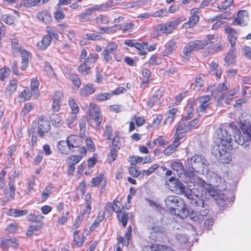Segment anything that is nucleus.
<instances>
[{"label":"nucleus","instance_id":"0e129e2a","mask_svg":"<svg viewBox=\"0 0 251 251\" xmlns=\"http://www.w3.org/2000/svg\"><path fill=\"white\" fill-rule=\"evenodd\" d=\"M158 167L159 165L157 164H154L152 166H151L148 170H143L141 172V174L142 175H146L147 176H149L151 174H152Z\"/></svg>","mask_w":251,"mask_h":251},{"label":"nucleus","instance_id":"69168bd1","mask_svg":"<svg viewBox=\"0 0 251 251\" xmlns=\"http://www.w3.org/2000/svg\"><path fill=\"white\" fill-rule=\"evenodd\" d=\"M100 33H106L108 34L113 33L116 32L117 29L115 26H109L101 27L100 28Z\"/></svg>","mask_w":251,"mask_h":251},{"label":"nucleus","instance_id":"5701e85b","mask_svg":"<svg viewBox=\"0 0 251 251\" xmlns=\"http://www.w3.org/2000/svg\"><path fill=\"white\" fill-rule=\"evenodd\" d=\"M57 149L62 154H68L71 151V147L66 141H60L57 144Z\"/></svg>","mask_w":251,"mask_h":251},{"label":"nucleus","instance_id":"0eeeda50","mask_svg":"<svg viewBox=\"0 0 251 251\" xmlns=\"http://www.w3.org/2000/svg\"><path fill=\"white\" fill-rule=\"evenodd\" d=\"M218 139L220 140L222 145L226 149L232 150L235 148L234 147L233 142L230 137V135L228 134L227 131L226 129H220L218 131Z\"/></svg>","mask_w":251,"mask_h":251},{"label":"nucleus","instance_id":"423d86ee","mask_svg":"<svg viewBox=\"0 0 251 251\" xmlns=\"http://www.w3.org/2000/svg\"><path fill=\"white\" fill-rule=\"evenodd\" d=\"M224 148L222 145L214 146L211 151L212 154L222 163L228 164L231 161V158L229 153L225 150Z\"/></svg>","mask_w":251,"mask_h":251},{"label":"nucleus","instance_id":"4c0bfd02","mask_svg":"<svg viewBox=\"0 0 251 251\" xmlns=\"http://www.w3.org/2000/svg\"><path fill=\"white\" fill-rule=\"evenodd\" d=\"M39 85V81L35 78L31 79L30 87L32 95L38 96L39 95L38 87Z\"/></svg>","mask_w":251,"mask_h":251},{"label":"nucleus","instance_id":"bb28decb","mask_svg":"<svg viewBox=\"0 0 251 251\" xmlns=\"http://www.w3.org/2000/svg\"><path fill=\"white\" fill-rule=\"evenodd\" d=\"M84 242V235L79 230H76L74 233V243L78 247H80Z\"/></svg>","mask_w":251,"mask_h":251},{"label":"nucleus","instance_id":"cd10ccee","mask_svg":"<svg viewBox=\"0 0 251 251\" xmlns=\"http://www.w3.org/2000/svg\"><path fill=\"white\" fill-rule=\"evenodd\" d=\"M179 144L180 141L177 139H175L173 144L169 146L165 150H164V154L166 156L171 155L174 152L176 148L179 146Z\"/></svg>","mask_w":251,"mask_h":251},{"label":"nucleus","instance_id":"6ab92c4d","mask_svg":"<svg viewBox=\"0 0 251 251\" xmlns=\"http://www.w3.org/2000/svg\"><path fill=\"white\" fill-rule=\"evenodd\" d=\"M95 90L94 84L88 83L80 89L79 93L81 97H86L94 93Z\"/></svg>","mask_w":251,"mask_h":251},{"label":"nucleus","instance_id":"4468645a","mask_svg":"<svg viewBox=\"0 0 251 251\" xmlns=\"http://www.w3.org/2000/svg\"><path fill=\"white\" fill-rule=\"evenodd\" d=\"M50 0H22L20 2V6L25 8L39 6L48 2Z\"/></svg>","mask_w":251,"mask_h":251},{"label":"nucleus","instance_id":"2f4dec72","mask_svg":"<svg viewBox=\"0 0 251 251\" xmlns=\"http://www.w3.org/2000/svg\"><path fill=\"white\" fill-rule=\"evenodd\" d=\"M56 11L54 13V18L57 21H60L64 19L65 18V13L64 12V10L65 9L62 7L59 4H58L56 6Z\"/></svg>","mask_w":251,"mask_h":251},{"label":"nucleus","instance_id":"603ef678","mask_svg":"<svg viewBox=\"0 0 251 251\" xmlns=\"http://www.w3.org/2000/svg\"><path fill=\"white\" fill-rule=\"evenodd\" d=\"M69 104L73 114H76L79 112L78 106L74 98H70L69 99Z\"/></svg>","mask_w":251,"mask_h":251},{"label":"nucleus","instance_id":"b1692460","mask_svg":"<svg viewBox=\"0 0 251 251\" xmlns=\"http://www.w3.org/2000/svg\"><path fill=\"white\" fill-rule=\"evenodd\" d=\"M50 43L51 38L50 36L46 35L43 37L40 41L38 42L37 46L39 50H44L47 49Z\"/></svg>","mask_w":251,"mask_h":251},{"label":"nucleus","instance_id":"58836bf2","mask_svg":"<svg viewBox=\"0 0 251 251\" xmlns=\"http://www.w3.org/2000/svg\"><path fill=\"white\" fill-rule=\"evenodd\" d=\"M69 78L72 81L74 85L78 88L81 85V81L77 75L69 72L67 74Z\"/></svg>","mask_w":251,"mask_h":251},{"label":"nucleus","instance_id":"de8ad7c7","mask_svg":"<svg viewBox=\"0 0 251 251\" xmlns=\"http://www.w3.org/2000/svg\"><path fill=\"white\" fill-rule=\"evenodd\" d=\"M137 168L138 167L134 163H132L130 164V166L128 169V172L133 177H137L141 174V172H140Z\"/></svg>","mask_w":251,"mask_h":251},{"label":"nucleus","instance_id":"7ed1b4c3","mask_svg":"<svg viewBox=\"0 0 251 251\" xmlns=\"http://www.w3.org/2000/svg\"><path fill=\"white\" fill-rule=\"evenodd\" d=\"M164 201L168 208L174 211L177 210L179 214L181 211L183 213H185L187 211L184 201L178 196L175 195L168 196Z\"/></svg>","mask_w":251,"mask_h":251},{"label":"nucleus","instance_id":"412c9836","mask_svg":"<svg viewBox=\"0 0 251 251\" xmlns=\"http://www.w3.org/2000/svg\"><path fill=\"white\" fill-rule=\"evenodd\" d=\"M117 217L119 221L122 223L123 226L126 227L128 219V213H126V209L124 206L121 208L120 212L117 215Z\"/></svg>","mask_w":251,"mask_h":251},{"label":"nucleus","instance_id":"680f3d73","mask_svg":"<svg viewBox=\"0 0 251 251\" xmlns=\"http://www.w3.org/2000/svg\"><path fill=\"white\" fill-rule=\"evenodd\" d=\"M33 109V106L30 103H26L23 108L21 114L23 116H25Z\"/></svg>","mask_w":251,"mask_h":251},{"label":"nucleus","instance_id":"3c124183","mask_svg":"<svg viewBox=\"0 0 251 251\" xmlns=\"http://www.w3.org/2000/svg\"><path fill=\"white\" fill-rule=\"evenodd\" d=\"M91 211V206L89 204H85L84 208H83L80 212L79 216H81L82 217L87 218Z\"/></svg>","mask_w":251,"mask_h":251},{"label":"nucleus","instance_id":"a19ab883","mask_svg":"<svg viewBox=\"0 0 251 251\" xmlns=\"http://www.w3.org/2000/svg\"><path fill=\"white\" fill-rule=\"evenodd\" d=\"M82 156L81 155H73L67 157L66 161L68 164L75 166V165L77 164L79 161L82 159Z\"/></svg>","mask_w":251,"mask_h":251},{"label":"nucleus","instance_id":"f257e3e1","mask_svg":"<svg viewBox=\"0 0 251 251\" xmlns=\"http://www.w3.org/2000/svg\"><path fill=\"white\" fill-rule=\"evenodd\" d=\"M193 195L189 196L190 202L195 208L192 212V218L194 221L201 220L204 216H206L209 212L208 206L204 203V201L200 198L201 194L198 189L192 190Z\"/></svg>","mask_w":251,"mask_h":251},{"label":"nucleus","instance_id":"49530a36","mask_svg":"<svg viewBox=\"0 0 251 251\" xmlns=\"http://www.w3.org/2000/svg\"><path fill=\"white\" fill-rule=\"evenodd\" d=\"M110 18L106 15H100L95 19L96 23L97 25L107 24L109 23Z\"/></svg>","mask_w":251,"mask_h":251},{"label":"nucleus","instance_id":"7c9ffc66","mask_svg":"<svg viewBox=\"0 0 251 251\" xmlns=\"http://www.w3.org/2000/svg\"><path fill=\"white\" fill-rule=\"evenodd\" d=\"M121 0H108L102 3L103 12L108 11L112 7L117 5Z\"/></svg>","mask_w":251,"mask_h":251},{"label":"nucleus","instance_id":"9b49d317","mask_svg":"<svg viewBox=\"0 0 251 251\" xmlns=\"http://www.w3.org/2000/svg\"><path fill=\"white\" fill-rule=\"evenodd\" d=\"M182 180L185 183L191 182L194 185L200 187H204L206 184L205 181L197 176L194 172L189 171L187 177Z\"/></svg>","mask_w":251,"mask_h":251},{"label":"nucleus","instance_id":"13d9d810","mask_svg":"<svg viewBox=\"0 0 251 251\" xmlns=\"http://www.w3.org/2000/svg\"><path fill=\"white\" fill-rule=\"evenodd\" d=\"M70 218L69 212L63 213L62 216L58 219L57 224L59 225H63Z\"/></svg>","mask_w":251,"mask_h":251},{"label":"nucleus","instance_id":"864d4df0","mask_svg":"<svg viewBox=\"0 0 251 251\" xmlns=\"http://www.w3.org/2000/svg\"><path fill=\"white\" fill-rule=\"evenodd\" d=\"M103 175L101 174H99L96 177L92 179L90 186L91 187L99 186L103 180Z\"/></svg>","mask_w":251,"mask_h":251},{"label":"nucleus","instance_id":"09e8293b","mask_svg":"<svg viewBox=\"0 0 251 251\" xmlns=\"http://www.w3.org/2000/svg\"><path fill=\"white\" fill-rule=\"evenodd\" d=\"M98 58V54L96 53H90L89 54L85 61L84 62L86 63V64L90 66L91 65L95 63Z\"/></svg>","mask_w":251,"mask_h":251},{"label":"nucleus","instance_id":"ddd939ff","mask_svg":"<svg viewBox=\"0 0 251 251\" xmlns=\"http://www.w3.org/2000/svg\"><path fill=\"white\" fill-rule=\"evenodd\" d=\"M202 156L195 154L188 160V165L189 168V171L195 172L197 169L200 168L201 166Z\"/></svg>","mask_w":251,"mask_h":251},{"label":"nucleus","instance_id":"37998d69","mask_svg":"<svg viewBox=\"0 0 251 251\" xmlns=\"http://www.w3.org/2000/svg\"><path fill=\"white\" fill-rule=\"evenodd\" d=\"M23 48L19 47L18 40L16 39H13L11 40V50L14 56L18 55L19 51Z\"/></svg>","mask_w":251,"mask_h":251},{"label":"nucleus","instance_id":"9d476101","mask_svg":"<svg viewBox=\"0 0 251 251\" xmlns=\"http://www.w3.org/2000/svg\"><path fill=\"white\" fill-rule=\"evenodd\" d=\"M50 128V122L44 117H40L38 120V133L40 137L43 138L45 133L49 132Z\"/></svg>","mask_w":251,"mask_h":251},{"label":"nucleus","instance_id":"4d7b16f0","mask_svg":"<svg viewBox=\"0 0 251 251\" xmlns=\"http://www.w3.org/2000/svg\"><path fill=\"white\" fill-rule=\"evenodd\" d=\"M233 24L234 25L245 26L248 25V22L244 18L237 17L233 20Z\"/></svg>","mask_w":251,"mask_h":251},{"label":"nucleus","instance_id":"8fccbe9b","mask_svg":"<svg viewBox=\"0 0 251 251\" xmlns=\"http://www.w3.org/2000/svg\"><path fill=\"white\" fill-rule=\"evenodd\" d=\"M16 18L9 14H5L1 16V20L7 24L12 25L14 24Z\"/></svg>","mask_w":251,"mask_h":251},{"label":"nucleus","instance_id":"ea45409f","mask_svg":"<svg viewBox=\"0 0 251 251\" xmlns=\"http://www.w3.org/2000/svg\"><path fill=\"white\" fill-rule=\"evenodd\" d=\"M118 47V46L116 42H110L106 45L104 50L111 53L112 54H114L116 53Z\"/></svg>","mask_w":251,"mask_h":251},{"label":"nucleus","instance_id":"6e6552de","mask_svg":"<svg viewBox=\"0 0 251 251\" xmlns=\"http://www.w3.org/2000/svg\"><path fill=\"white\" fill-rule=\"evenodd\" d=\"M180 21L177 19L165 24H161L157 25L155 31L158 34L162 33H170L180 24Z\"/></svg>","mask_w":251,"mask_h":251},{"label":"nucleus","instance_id":"79ce46f5","mask_svg":"<svg viewBox=\"0 0 251 251\" xmlns=\"http://www.w3.org/2000/svg\"><path fill=\"white\" fill-rule=\"evenodd\" d=\"M112 96V93H99L95 95V98L98 101H102L110 99Z\"/></svg>","mask_w":251,"mask_h":251},{"label":"nucleus","instance_id":"f03ea898","mask_svg":"<svg viewBox=\"0 0 251 251\" xmlns=\"http://www.w3.org/2000/svg\"><path fill=\"white\" fill-rule=\"evenodd\" d=\"M240 128L243 132L241 135L239 131L234 136V142L246 148L251 146V125L243 124Z\"/></svg>","mask_w":251,"mask_h":251},{"label":"nucleus","instance_id":"052dcab7","mask_svg":"<svg viewBox=\"0 0 251 251\" xmlns=\"http://www.w3.org/2000/svg\"><path fill=\"white\" fill-rule=\"evenodd\" d=\"M103 219H104V216L103 215H99L95 219L93 224L91 225V226L90 227L91 230H94L95 228H96L97 227H98L100 225V223Z\"/></svg>","mask_w":251,"mask_h":251},{"label":"nucleus","instance_id":"393cba45","mask_svg":"<svg viewBox=\"0 0 251 251\" xmlns=\"http://www.w3.org/2000/svg\"><path fill=\"white\" fill-rule=\"evenodd\" d=\"M164 91L162 89H158L156 91L151 98L148 101V105L151 107L157 101L163 96Z\"/></svg>","mask_w":251,"mask_h":251},{"label":"nucleus","instance_id":"1a4fd4ad","mask_svg":"<svg viewBox=\"0 0 251 251\" xmlns=\"http://www.w3.org/2000/svg\"><path fill=\"white\" fill-rule=\"evenodd\" d=\"M171 186V190L177 194H183L189 200V196L188 195H193L192 190L197 189L195 188L192 189L187 188L180 181L177 180L172 184Z\"/></svg>","mask_w":251,"mask_h":251},{"label":"nucleus","instance_id":"338daca9","mask_svg":"<svg viewBox=\"0 0 251 251\" xmlns=\"http://www.w3.org/2000/svg\"><path fill=\"white\" fill-rule=\"evenodd\" d=\"M111 53L103 50L102 52L103 60L104 62L107 63L110 62L112 60Z\"/></svg>","mask_w":251,"mask_h":251},{"label":"nucleus","instance_id":"774afa93","mask_svg":"<svg viewBox=\"0 0 251 251\" xmlns=\"http://www.w3.org/2000/svg\"><path fill=\"white\" fill-rule=\"evenodd\" d=\"M76 120V116L74 114L70 115L67 120V124L68 125L69 127L73 128L74 126V122Z\"/></svg>","mask_w":251,"mask_h":251},{"label":"nucleus","instance_id":"e433bc0d","mask_svg":"<svg viewBox=\"0 0 251 251\" xmlns=\"http://www.w3.org/2000/svg\"><path fill=\"white\" fill-rule=\"evenodd\" d=\"M17 84V82L16 80H11L6 87V95L10 96L12 94L14 93L16 90Z\"/></svg>","mask_w":251,"mask_h":251},{"label":"nucleus","instance_id":"a211bd4d","mask_svg":"<svg viewBox=\"0 0 251 251\" xmlns=\"http://www.w3.org/2000/svg\"><path fill=\"white\" fill-rule=\"evenodd\" d=\"M226 32L228 34V40L229 42L231 47H235V41L237 40L238 34L237 31L233 28L231 27H227L225 28Z\"/></svg>","mask_w":251,"mask_h":251},{"label":"nucleus","instance_id":"c85d7f7f","mask_svg":"<svg viewBox=\"0 0 251 251\" xmlns=\"http://www.w3.org/2000/svg\"><path fill=\"white\" fill-rule=\"evenodd\" d=\"M236 54L235 47H231L227 55L225 57V60L227 64L230 65L234 63Z\"/></svg>","mask_w":251,"mask_h":251},{"label":"nucleus","instance_id":"f3484780","mask_svg":"<svg viewBox=\"0 0 251 251\" xmlns=\"http://www.w3.org/2000/svg\"><path fill=\"white\" fill-rule=\"evenodd\" d=\"M239 90V87H236L233 90H230L227 92L222 93L220 95L219 100H225L226 104H229L232 100V97L235 95Z\"/></svg>","mask_w":251,"mask_h":251},{"label":"nucleus","instance_id":"473e14b6","mask_svg":"<svg viewBox=\"0 0 251 251\" xmlns=\"http://www.w3.org/2000/svg\"><path fill=\"white\" fill-rule=\"evenodd\" d=\"M27 210L10 209L7 211V214L9 216L17 217L25 215L27 213Z\"/></svg>","mask_w":251,"mask_h":251},{"label":"nucleus","instance_id":"aec40b11","mask_svg":"<svg viewBox=\"0 0 251 251\" xmlns=\"http://www.w3.org/2000/svg\"><path fill=\"white\" fill-rule=\"evenodd\" d=\"M67 141L69 144V147H71V151H74L73 149L75 148H77L80 145V138L78 136L72 135L67 138Z\"/></svg>","mask_w":251,"mask_h":251},{"label":"nucleus","instance_id":"dca6fc26","mask_svg":"<svg viewBox=\"0 0 251 251\" xmlns=\"http://www.w3.org/2000/svg\"><path fill=\"white\" fill-rule=\"evenodd\" d=\"M18 245L19 243L16 239H7L2 238L0 239V246L3 250H7L10 246L16 248Z\"/></svg>","mask_w":251,"mask_h":251},{"label":"nucleus","instance_id":"5fc2aeb1","mask_svg":"<svg viewBox=\"0 0 251 251\" xmlns=\"http://www.w3.org/2000/svg\"><path fill=\"white\" fill-rule=\"evenodd\" d=\"M44 70L50 77L54 76L55 75L50 63L48 62H45Z\"/></svg>","mask_w":251,"mask_h":251},{"label":"nucleus","instance_id":"a18cd8bd","mask_svg":"<svg viewBox=\"0 0 251 251\" xmlns=\"http://www.w3.org/2000/svg\"><path fill=\"white\" fill-rule=\"evenodd\" d=\"M84 39L92 41L99 40L102 39L100 33H87L84 35Z\"/></svg>","mask_w":251,"mask_h":251},{"label":"nucleus","instance_id":"72a5a7b5","mask_svg":"<svg viewBox=\"0 0 251 251\" xmlns=\"http://www.w3.org/2000/svg\"><path fill=\"white\" fill-rule=\"evenodd\" d=\"M175 45L176 43L173 40H170L165 45L166 48L164 50L163 55L168 56L171 54L173 51Z\"/></svg>","mask_w":251,"mask_h":251},{"label":"nucleus","instance_id":"c03bdc74","mask_svg":"<svg viewBox=\"0 0 251 251\" xmlns=\"http://www.w3.org/2000/svg\"><path fill=\"white\" fill-rule=\"evenodd\" d=\"M211 69L214 72L215 75L220 78L222 74L221 68L219 67L218 64L215 61H212L210 64Z\"/></svg>","mask_w":251,"mask_h":251},{"label":"nucleus","instance_id":"e2e57ef3","mask_svg":"<svg viewBox=\"0 0 251 251\" xmlns=\"http://www.w3.org/2000/svg\"><path fill=\"white\" fill-rule=\"evenodd\" d=\"M142 251H159V245L156 244H152L151 245H147L142 248Z\"/></svg>","mask_w":251,"mask_h":251},{"label":"nucleus","instance_id":"39448f33","mask_svg":"<svg viewBox=\"0 0 251 251\" xmlns=\"http://www.w3.org/2000/svg\"><path fill=\"white\" fill-rule=\"evenodd\" d=\"M211 42L208 40H197L189 42L184 47L183 53L186 57H189L192 51L198 50L206 48Z\"/></svg>","mask_w":251,"mask_h":251},{"label":"nucleus","instance_id":"bf43d9fd","mask_svg":"<svg viewBox=\"0 0 251 251\" xmlns=\"http://www.w3.org/2000/svg\"><path fill=\"white\" fill-rule=\"evenodd\" d=\"M102 121V116L99 111H96L94 115V121L97 127H99Z\"/></svg>","mask_w":251,"mask_h":251},{"label":"nucleus","instance_id":"c756f323","mask_svg":"<svg viewBox=\"0 0 251 251\" xmlns=\"http://www.w3.org/2000/svg\"><path fill=\"white\" fill-rule=\"evenodd\" d=\"M77 70L81 75H86L90 73L91 67L83 61L80 64Z\"/></svg>","mask_w":251,"mask_h":251},{"label":"nucleus","instance_id":"f8f14e48","mask_svg":"<svg viewBox=\"0 0 251 251\" xmlns=\"http://www.w3.org/2000/svg\"><path fill=\"white\" fill-rule=\"evenodd\" d=\"M190 131V128L188 127L187 121L185 120L180 121L176 128L175 136L176 139L178 141L185 136L186 133Z\"/></svg>","mask_w":251,"mask_h":251},{"label":"nucleus","instance_id":"4be33fe9","mask_svg":"<svg viewBox=\"0 0 251 251\" xmlns=\"http://www.w3.org/2000/svg\"><path fill=\"white\" fill-rule=\"evenodd\" d=\"M36 17L39 20L46 24L50 23L52 20V17L50 14L46 10L38 13Z\"/></svg>","mask_w":251,"mask_h":251},{"label":"nucleus","instance_id":"2eb2a0df","mask_svg":"<svg viewBox=\"0 0 251 251\" xmlns=\"http://www.w3.org/2000/svg\"><path fill=\"white\" fill-rule=\"evenodd\" d=\"M170 167L177 173L180 178L184 179L182 176L183 175L185 176V174L187 173L184 170V166L181 162L179 161H173L171 162Z\"/></svg>","mask_w":251,"mask_h":251},{"label":"nucleus","instance_id":"c9c22d12","mask_svg":"<svg viewBox=\"0 0 251 251\" xmlns=\"http://www.w3.org/2000/svg\"><path fill=\"white\" fill-rule=\"evenodd\" d=\"M42 227V225H32L30 226L26 234L28 237L31 236L33 233L35 234H37Z\"/></svg>","mask_w":251,"mask_h":251},{"label":"nucleus","instance_id":"6e6d98bb","mask_svg":"<svg viewBox=\"0 0 251 251\" xmlns=\"http://www.w3.org/2000/svg\"><path fill=\"white\" fill-rule=\"evenodd\" d=\"M9 68L4 67L0 69V80L3 81L10 74Z\"/></svg>","mask_w":251,"mask_h":251},{"label":"nucleus","instance_id":"f704fd0d","mask_svg":"<svg viewBox=\"0 0 251 251\" xmlns=\"http://www.w3.org/2000/svg\"><path fill=\"white\" fill-rule=\"evenodd\" d=\"M51 121L53 126L59 127L63 124V118L57 114H52L50 117Z\"/></svg>","mask_w":251,"mask_h":251},{"label":"nucleus","instance_id":"a878e982","mask_svg":"<svg viewBox=\"0 0 251 251\" xmlns=\"http://www.w3.org/2000/svg\"><path fill=\"white\" fill-rule=\"evenodd\" d=\"M199 19V16H193L191 15L189 20L183 24L182 26V28L187 29L194 27L198 23Z\"/></svg>","mask_w":251,"mask_h":251},{"label":"nucleus","instance_id":"20e7f679","mask_svg":"<svg viewBox=\"0 0 251 251\" xmlns=\"http://www.w3.org/2000/svg\"><path fill=\"white\" fill-rule=\"evenodd\" d=\"M148 229L150 238L154 241H159L166 234L165 228L159 221L151 222Z\"/></svg>","mask_w":251,"mask_h":251}]
</instances>
